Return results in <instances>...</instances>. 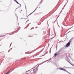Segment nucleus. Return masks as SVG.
I'll list each match as a JSON object with an SVG mask.
<instances>
[{
	"label": "nucleus",
	"mask_w": 74,
	"mask_h": 74,
	"mask_svg": "<svg viewBox=\"0 0 74 74\" xmlns=\"http://www.w3.org/2000/svg\"><path fill=\"white\" fill-rule=\"evenodd\" d=\"M71 40H70L69 42H68L66 45V47H69L70 45V44H71Z\"/></svg>",
	"instance_id": "f03ea898"
},
{
	"label": "nucleus",
	"mask_w": 74,
	"mask_h": 74,
	"mask_svg": "<svg viewBox=\"0 0 74 74\" xmlns=\"http://www.w3.org/2000/svg\"><path fill=\"white\" fill-rule=\"evenodd\" d=\"M63 71H66V72H67V73H69V72H68V71H67L65 69H63Z\"/></svg>",
	"instance_id": "20e7f679"
},
{
	"label": "nucleus",
	"mask_w": 74,
	"mask_h": 74,
	"mask_svg": "<svg viewBox=\"0 0 74 74\" xmlns=\"http://www.w3.org/2000/svg\"><path fill=\"white\" fill-rule=\"evenodd\" d=\"M10 70H11V69L9 70L8 71V73H9V72L10 71Z\"/></svg>",
	"instance_id": "1a4fd4ad"
},
{
	"label": "nucleus",
	"mask_w": 74,
	"mask_h": 74,
	"mask_svg": "<svg viewBox=\"0 0 74 74\" xmlns=\"http://www.w3.org/2000/svg\"><path fill=\"white\" fill-rule=\"evenodd\" d=\"M30 73L32 74H34L36 73V69H34L33 71H30Z\"/></svg>",
	"instance_id": "f257e3e1"
},
{
	"label": "nucleus",
	"mask_w": 74,
	"mask_h": 74,
	"mask_svg": "<svg viewBox=\"0 0 74 74\" xmlns=\"http://www.w3.org/2000/svg\"><path fill=\"white\" fill-rule=\"evenodd\" d=\"M6 35H5L4 36H5Z\"/></svg>",
	"instance_id": "dca6fc26"
},
{
	"label": "nucleus",
	"mask_w": 74,
	"mask_h": 74,
	"mask_svg": "<svg viewBox=\"0 0 74 74\" xmlns=\"http://www.w3.org/2000/svg\"><path fill=\"white\" fill-rule=\"evenodd\" d=\"M34 29V27H32V28L31 29V30H32V29Z\"/></svg>",
	"instance_id": "0eeeda50"
},
{
	"label": "nucleus",
	"mask_w": 74,
	"mask_h": 74,
	"mask_svg": "<svg viewBox=\"0 0 74 74\" xmlns=\"http://www.w3.org/2000/svg\"><path fill=\"white\" fill-rule=\"evenodd\" d=\"M56 55H57V53H56L55 54V56H56Z\"/></svg>",
	"instance_id": "6e6552de"
},
{
	"label": "nucleus",
	"mask_w": 74,
	"mask_h": 74,
	"mask_svg": "<svg viewBox=\"0 0 74 74\" xmlns=\"http://www.w3.org/2000/svg\"><path fill=\"white\" fill-rule=\"evenodd\" d=\"M21 11H22V10H21Z\"/></svg>",
	"instance_id": "2eb2a0df"
},
{
	"label": "nucleus",
	"mask_w": 74,
	"mask_h": 74,
	"mask_svg": "<svg viewBox=\"0 0 74 74\" xmlns=\"http://www.w3.org/2000/svg\"><path fill=\"white\" fill-rule=\"evenodd\" d=\"M37 70H38V68H36V70H37Z\"/></svg>",
	"instance_id": "ddd939ff"
},
{
	"label": "nucleus",
	"mask_w": 74,
	"mask_h": 74,
	"mask_svg": "<svg viewBox=\"0 0 74 74\" xmlns=\"http://www.w3.org/2000/svg\"><path fill=\"white\" fill-rule=\"evenodd\" d=\"M38 27H35V28H36V29H37V28Z\"/></svg>",
	"instance_id": "9d476101"
},
{
	"label": "nucleus",
	"mask_w": 74,
	"mask_h": 74,
	"mask_svg": "<svg viewBox=\"0 0 74 74\" xmlns=\"http://www.w3.org/2000/svg\"><path fill=\"white\" fill-rule=\"evenodd\" d=\"M69 62V63H70V64H71V65H72V66H74V65L73 64H71V63Z\"/></svg>",
	"instance_id": "423d86ee"
},
{
	"label": "nucleus",
	"mask_w": 74,
	"mask_h": 74,
	"mask_svg": "<svg viewBox=\"0 0 74 74\" xmlns=\"http://www.w3.org/2000/svg\"><path fill=\"white\" fill-rule=\"evenodd\" d=\"M14 1H15V2H16V3H17V4H20V5H21V4H20L19 3H18V2L17 1H16V0H14Z\"/></svg>",
	"instance_id": "7ed1b4c3"
},
{
	"label": "nucleus",
	"mask_w": 74,
	"mask_h": 74,
	"mask_svg": "<svg viewBox=\"0 0 74 74\" xmlns=\"http://www.w3.org/2000/svg\"><path fill=\"white\" fill-rule=\"evenodd\" d=\"M10 50H9L8 51V52H10Z\"/></svg>",
	"instance_id": "9b49d317"
},
{
	"label": "nucleus",
	"mask_w": 74,
	"mask_h": 74,
	"mask_svg": "<svg viewBox=\"0 0 74 74\" xmlns=\"http://www.w3.org/2000/svg\"><path fill=\"white\" fill-rule=\"evenodd\" d=\"M68 14V13H67V14Z\"/></svg>",
	"instance_id": "4468645a"
},
{
	"label": "nucleus",
	"mask_w": 74,
	"mask_h": 74,
	"mask_svg": "<svg viewBox=\"0 0 74 74\" xmlns=\"http://www.w3.org/2000/svg\"><path fill=\"white\" fill-rule=\"evenodd\" d=\"M64 69L62 68H61L59 69V70H63V69Z\"/></svg>",
	"instance_id": "39448f33"
},
{
	"label": "nucleus",
	"mask_w": 74,
	"mask_h": 74,
	"mask_svg": "<svg viewBox=\"0 0 74 74\" xmlns=\"http://www.w3.org/2000/svg\"><path fill=\"white\" fill-rule=\"evenodd\" d=\"M36 11V9L34 10V12H34V11Z\"/></svg>",
	"instance_id": "f8f14e48"
}]
</instances>
